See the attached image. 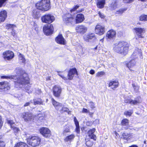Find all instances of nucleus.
Returning <instances> with one entry per match:
<instances>
[{
	"mask_svg": "<svg viewBox=\"0 0 147 147\" xmlns=\"http://www.w3.org/2000/svg\"><path fill=\"white\" fill-rule=\"evenodd\" d=\"M105 4V0H97V5L98 7L100 8H103Z\"/></svg>",
	"mask_w": 147,
	"mask_h": 147,
	"instance_id": "473e14b6",
	"label": "nucleus"
},
{
	"mask_svg": "<svg viewBox=\"0 0 147 147\" xmlns=\"http://www.w3.org/2000/svg\"><path fill=\"white\" fill-rule=\"evenodd\" d=\"M17 75L11 76H3L1 78L3 79H10L15 80V87L16 88H21L26 84L29 83V78L27 74L25 73L21 68H17L15 71Z\"/></svg>",
	"mask_w": 147,
	"mask_h": 147,
	"instance_id": "f257e3e1",
	"label": "nucleus"
},
{
	"mask_svg": "<svg viewBox=\"0 0 147 147\" xmlns=\"http://www.w3.org/2000/svg\"><path fill=\"white\" fill-rule=\"evenodd\" d=\"M139 56L140 58L142 56L141 50L138 49H136L131 55L132 58L135 59Z\"/></svg>",
	"mask_w": 147,
	"mask_h": 147,
	"instance_id": "aec40b11",
	"label": "nucleus"
},
{
	"mask_svg": "<svg viewBox=\"0 0 147 147\" xmlns=\"http://www.w3.org/2000/svg\"><path fill=\"white\" fill-rule=\"evenodd\" d=\"M113 48L115 51L119 53L126 54L127 52L129 44L125 41H119L115 44Z\"/></svg>",
	"mask_w": 147,
	"mask_h": 147,
	"instance_id": "f03ea898",
	"label": "nucleus"
},
{
	"mask_svg": "<svg viewBox=\"0 0 147 147\" xmlns=\"http://www.w3.org/2000/svg\"><path fill=\"white\" fill-rule=\"evenodd\" d=\"M133 113V112L132 110L130 111H126L124 112V114L126 116H130Z\"/></svg>",
	"mask_w": 147,
	"mask_h": 147,
	"instance_id": "49530a36",
	"label": "nucleus"
},
{
	"mask_svg": "<svg viewBox=\"0 0 147 147\" xmlns=\"http://www.w3.org/2000/svg\"><path fill=\"white\" fill-rule=\"evenodd\" d=\"M6 27L7 29H11L12 30V29H13L16 27V26L15 25L9 24H7Z\"/></svg>",
	"mask_w": 147,
	"mask_h": 147,
	"instance_id": "a19ab883",
	"label": "nucleus"
},
{
	"mask_svg": "<svg viewBox=\"0 0 147 147\" xmlns=\"http://www.w3.org/2000/svg\"><path fill=\"white\" fill-rule=\"evenodd\" d=\"M7 0H0V7H1L3 4Z\"/></svg>",
	"mask_w": 147,
	"mask_h": 147,
	"instance_id": "5fc2aeb1",
	"label": "nucleus"
},
{
	"mask_svg": "<svg viewBox=\"0 0 147 147\" xmlns=\"http://www.w3.org/2000/svg\"><path fill=\"white\" fill-rule=\"evenodd\" d=\"M89 111L86 109L83 108L82 109V112L83 113H89Z\"/></svg>",
	"mask_w": 147,
	"mask_h": 147,
	"instance_id": "6e6d98bb",
	"label": "nucleus"
},
{
	"mask_svg": "<svg viewBox=\"0 0 147 147\" xmlns=\"http://www.w3.org/2000/svg\"><path fill=\"white\" fill-rule=\"evenodd\" d=\"M116 33L115 31L113 30H110L107 32L106 38L110 40L113 39L116 36Z\"/></svg>",
	"mask_w": 147,
	"mask_h": 147,
	"instance_id": "412c9836",
	"label": "nucleus"
},
{
	"mask_svg": "<svg viewBox=\"0 0 147 147\" xmlns=\"http://www.w3.org/2000/svg\"><path fill=\"white\" fill-rule=\"evenodd\" d=\"M27 143L33 147L39 146L40 143L41 139L38 136H30L26 139Z\"/></svg>",
	"mask_w": 147,
	"mask_h": 147,
	"instance_id": "20e7f679",
	"label": "nucleus"
},
{
	"mask_svg": "<svg viewBox=\"0 0 147 147\" xmlns=\"http://www.w3.org/2000/svg\"><path fill=\"white\" fill-rule=\"evenodd\" d=\"M59 110L60 113H63L64 112H67L69 109L67 107H63L61 109H60Z\"/></svg>",
	"mask_w": 147,
	"mask_h": 147,
	"instance_id": "a18cd8bd",
	"label": "nucleus"
},
{
	"mask_svg": "<svg viewBox=\"0 0 147 147\" xmlns=\"http://www.w3.org/2000/svg\"><path fill=\"white\" fill-rule=\"evenodd\" d=\"M3 56L5 60H10L14 57V54L13 52L10 51H6L3 53Z\"/></svg>",
	"mask_w": 147,
	"mask_h": 147,
	"instance_id": "f8f14e48",
	"label": "nucleus"
},
{
	"mask_svg": "<svg viewBox=\"0 0 147 147\" xmlns=\"http://www.w3.org/2000/svg\"><path fill=\"white\" fill-rule=\"evenodd\" d=\"M40 133L46 138H49L51 136V134L50 130L48 128L42 127L39 130Z\"/></svg>",
	"mask_w": 147,
	"mask_h": 147,
	"instance_id": "9b49d317",
	"label": "nucleus"
},
{
	"mask_svg": "<svg viewBox=\"0 0 147 147\" xmlns=\"http://www.w3.org/2000/svg\"><path fill=\"white\" fill-rule=\"evenodd\" d=\"M19 59L20 62L25 63L26 59L24 57V56L22 54L20 53L19 55Z\"/></svg>",
	"mask_w": 147,
	"mask_h": 147,
	"instance_id": "e433bc0d",
	"label": "nucleus"
},
{
	"mask_svg": "<svg viewBox=\"0 0 147 147\" xmlns=\"http://www.w3.org/2000/svg\"><path fill=\"white\" fill-rule=\"evenodd\" d=\"M98 14L99 16L101 18H105V16L102 13L100 12H99Z\"/></svg>",
	"mask_w": 147,
	"mask_h": 147,
	"instance_id": "4d7b16f0",
	"label": "nucleus"
},
{
	"mask_svg": "<svg viewBox=\"0 0 147 147\" xmlns=\"http://www.w3.org/2000/svg\"><path fill=\"white\" fill-rule=\"evenodd\" d=\"M30 86L29 85H27L25 87V90H28L30 88Z\"/></svg>",
	"mask_w": 147,
	"mask_h": 147,
	"instance_id": "052dcab7",
	"label": "nucleus"
},
{
	"mask_svg": "<svg viewBox=\"0 0 147 147\" xmlns=\"http://www.w3.org/2000/svg\"><path fill=\"white\" fill-rule=\"evenodd\" d=\"M132 86L133 87L134 90L135 92H137L139 88V87L138 86L136 85L135 84L133 83L132 84Z\"/></svg>",
	"mask_w": 147,
	"mask_h": 147,
	"instance_id": "37998d69",
	"label": "nucleus"
},
{
	"mask_svg": "<svg viewBox=\"0 0 147 147\" xmlns=\"http://www.w3.org/2000/svg\"><path fill=\"white\" fill-rule=\"evenodd\" d=\"M30 103V102H27L24 105V107H26L29 105Z\"/></svg>",
	"mask_w": 147,
	"mask_h": 147,
	"instance_id": "e2e57ef3",
	"label": "nucleus"
},
{
	"mask_svg": "<svg viewBox=\"0 0 147 147\" xmlns=\"http://www.w3.org/2000/svg\"><path fill=\"white\" fill-rule=\"evenodd\" d=\"M121 138L127 141L134 140L136 138L135 134L133 133L124 132L122 134Z\"/></svg>",
	"mask_w": 147,
	"mask_h": 147,
	"instance_id": "6e6552de",
	"label": "nucleus"
},
{
	"mask_svg": "<svg viewBox=\"0 0 147 147\" xmlns=\"http://www.w3.org/2000/svg\"><path fill=\"white\" fill-rule=\"evenodd\" d=\"M10 89L9 84L7 82H0V92L6 93Z\"/></svg>",
	"mask_w": 147,
	"mask_h": 147,
	"instance_id": "1a4fd4ad",
	"label": "nucleus"
},
{
	"mask_svg": "<svg viewBox=\"0 0 147 147\" xmlns=\"http://www.w3.org/2000/svg\"><path fill=\"white\" fill-rule=\"evenodd\" d=\"M34 118L38 121H42L43 119V117L41 114H39L35 116V117H34Z\"/></svg>",
	"mask_w": 147,
	"mask_h": 147,
	"instance_id": "4c0bfd02",
	"label": "nucleus"
},
{
	"mask_svg": "<svg viewBox=\"0 0 147 147\" xmlns=\"http://www.w3.org/2000/svg\"><path fill=\"white\" fill-rule=\"evenodd\" d=\"M118 1L116 0L112 1L111 3L110 4V7L111 9H116L118 5Z\"/></svg>",
	"mask_w": 147,
	"mask_h": 147,
	"instance_id": "c85d7f7f",
	"label": "nucleus"
},
{
	"mask_svg": "<svg viewBox=\"0 0 147 147\" xmlns=\"http://www.w3.org/2000/svg\"><path fill=\"white\" fill-rule=\"evenodd\" d=\"M134 30L136 34L135 38L136 40H139L140 38H143L144 37V34L145 32L144 28H134Z\"/></svg>",
	"mask_w": 147,
	"mask_h": 147,
	"instance_id": "423d86ee",
	"label": "nucleus"
},
{
	"mask_svg": "<svg viewBox=\"0 0 147 147\" xmlns=\"http://www.w3.org/2000/svg\"><path fill=\"white\" fill-rule=\"evenodd\" d=\"M125 10H126V9H119V10L116 11V14H121Z\"/></svg>",
	"mask_w": 147,
	"mask_h": 147,
	"instance_id": "603ef678",
	"label": "nucleus"
},
{
	"mask_svg": "<svg viewBox=\"0 0 147 147\" xmlns=\"http://www.w3.org/2000/svg\"><path fill=\"white\" fill-rule=\"evenodd\" d=\"M79 7V6L78 5H75L72 9L71 10V13H72L73 12H75L76 10Z\"/></svg>",
	"mask_w": 147,
	"mask_h": 147,
	"instance_id": "3c124183",
	"label": "nucleus"
},
{
	"mask_svg": "<svg viewBox=\"0 0 147 147\" xmlns=\"http://www.w3.org/2000/svg\"><path fill=\"white\" fill-rule=\"evenodd\" d=\"M95 131V129L93 128L91 129L88 132V134L89 136L91 139H93L94 140H95L96 138L95 135L94 134V133Z\"/></svg>",
	"mask_w": 147,
	"mask_h": 147,
	"instance_id": "cd10ccee",
	"label": "nucleus"
},
{
	"mask_svg": "<svg viewBox=\"0 0 147 147\" xmlns=\"http://www.w3.org/2000/svg\"><path fill=\"white\" fill-rule=\"evenodd\" d=\"M129 122V120L127 119H125L122 120L121 122V125L123 126L127 125V126L124 127L125 129H132V128H130V126L128 125Z\"/></svg>",
	"mask_w": 147,
	"mask_h": 147,
	"instance_id": "a878e982",
	"label": "nucleus"
},
{
	"mask_svg": "<svg viewBox=\"0 0 147 147\" xmlns=\"http://www.w3.org/2000/svg\"><path fill=\"white\" fill-rule=\"evenodd\" d=\"M74 121L76 126V131L79 134L80 132V128L79 125V123L76 118V117H74Z\"/></svg>",
	"mask_w": 147,
	"mask_h": 147,
	"instance_id": "72a5a7b5",
	"label": "nucleus"
},
{
	"mask_svg": "<svg viewBox=\"0 0 147 147\" xmlns=\"http://www.w3.org/2000/svg\"><path fill=\"white\" fill-rule=\"evenodd\" d=\"M89 105L90 108L92 109H94L95 107V104L94 102L92 101H90L89 102Z\"/></svg>",
	"mask_w": 147,
	"mask_h": 147,
	"instance_id": "09e8293b",
	"label": "nucleus"
},
{
	"mask_svg": "<svg viewBox=\"0 0 147 147\" xmlns=\"http://www.w3.org/2000/svg\"><path fill=\"white\" fill-rule=\"evenodd\" d=\"M55 40L58 44L64 45L66 44L65 40L61 34L59 35L56 38Z\"/></svg>",
	"mask_w": 147,
	"mask_h": 147,
	"instance_id": "4be33fe9",
	"label": "nucleus"
},
{
	"mask_svg": "<svg viewBox=\"0 0 147 147\" xmlns=\"http://www.w3.org/2000/svg\"><path fill=\"white\" fill-rule=\"evenodd\" d=\"M1 117L0 115V128L1 126V122H2V120H1Z\"/></svg>",
	"mask_w": 147,
	"mask_h": 147,
	"instance_id": "69168bd1",
	"label": "nucleus"
},
{
	"mask_svg": "<svg viewBox=\"0 0 147 147\" xmlns=\"http://www.w3.org/2000/svg\"><path fill=\"white\" fill-rule=\"evenodd\" d=\"M95 73L93 69H91L90 71V73L92 75L94 74Z\"/></svg>",
	"mask_w": 147,
	"mask_h": 147,
	"instance_id": "680f3d73",
	"label": "nucleus"
},
{
	"mask_svg": "<svg viewBox=\"0 0 147 147\" xmlns=\"http://www.w3.org/2000/svg\"><path fill=\"white\" fill-rule=\"evenodd\" d=\"M0 147H5V143L1 141H0Z\"/></svg>",
	"mask_w": 147,
	"mask_h": 147,
	"instance_id": "864d4df0",
	"label": "nucleus"
},
{
	"mask_svg": "<svg viewBox=\"0 0 147 147\" xmlns=\"http://www.w3.org/2000/svg\"><path fill=\"white\" fill-rule=\"evenodd\" d=\"M51 100L52 104L55 109L57 110H59L62 106V104L57 102L53 98L51 99Z\"/></svg>",
	"mask_w": 147,
	"mask_h": 147,
	"instance_id": "393cba45",
	"label": "nucleus"
},
{
	"mask_svg": "<svg viewBox=\"0 0 147 147\" xmlns=\"http://www.w3.org/2000/svg\"><path fill=\"white\" fill-rule=\"evenodd\" d=\"M7 17V12L5 10L1 11L0 12V23L3 22Z\"/></svg>",
	"mask_w": 147,
	"mask_h": 147,
	"instance_id": "bb28decb",
	"label": "nucleus"
},
{
	"mask_svg": "<svg viewBox=\"0 0 147 147\" xmlns=\"http://www.w3.org/2000/svg\"><path fill=\"white\" fill-rule=\"evenodd\" d=\"M24 120L26 121H31L32 119H34V116L32 114L29 112L24 113L22 114Z\"/></svg>",
	"mask_w": 147,
	"mask_h": 147,
	"instance_id": "a211bd4d",
	"label": "nucleus"
},
{
	"mask_svg": "<svg viewBox=\"0 0 147 147\" xmlns=\"http://www.w3.org/2000/svg\"><path fill=\"white\" fill-rule=\"evenodd\" d=\"M95 32L96 34L100 35L103 34L105 32V28L104 26L100 25H97L95 29Z\"/></svg>",
	"mask_w": 147,
	"mask_h": 147,
	"instance_id": "2eb2a0df",
	"label": "nucleus"
},
{
	"mask_svg": "<svg viewBox=\"0 0 147 147\" xmlns=\"http://www.w3.org/2000/svg\"><path fill=\"white\" fill-rule=\"evenodd\" d=\"M53 90L54 96L57 97H59L60 96L62 91L60 86H55L53 87Z\"/></svg>",
	"mask_w": 147,
	"mask_h": 147,
	"instance_id": "f3484780",
	"label": "nucleus"
},
{
	"mask_svg": "<svg viewBox=\"0 0 147 147\" xmlns=\"http://www.w3.org/2000/svg\"><path fill=\"white\" fill-rule=\"evenodd\" d=\"M124 2L126 3H130L133 2L134 0H123Z\"/></svg>",
	"mask_w": 147,
	"mask_h": 147,
	"instance_id": "13d9d810",
	"label": "nucleus"
},
{
	"mask_svg": "<svg viewBox=\"0 0 147 147\" xmlns=\"http://www.w3.org/2000/svg\"><path fill=\"white\" fill-rule=\"evenodd\" d=\"M36 8L43 11H47L50 7V0H41L36 5Z\"/></svg>",
	"mask_w": 147,
	"mask_h": 147,
	"instance_id": "7ed1b4c3",
	"label": "nucleus"
},
{
	"mask_svg": "<svg viewBox=\"0 0 147 147\" xmlns=\"http://www.w3.org/2000/svg\"><path fill=\"white\" fill-rule=\"evenodd\" d=\"M53 28L52 25H47L44 26L43 31L45 34L49 35L53 33Z\"/></svg>",
	"mask_w": 147,
	"mask_h": 147,
	"instance_id": "ddd939ff",
	"label": "nucleus"
},
{
	"mask_svg": "<svg viewBox=\"0 0 147 147\" xmlns=\"http://www.w3.org/2000/svg\"><path fill=\"white\" fill-rule=\"evenodd\" d=\"M12 130L15 133H19L20 131V129L16 126V125L14 126H12L11 128Z\"/></svg>",
	"mask_w": 147,
	"mask_h": 147,
	"instance_id": "ea45409f",
	"label": "nucleus"
},
{
	"mask_svg": "<svg viewBox=\"0 0 147 147\" xmlns=\"http://www.w3.org/2000/svg\"><path fill=\"white\" fill-rule=\"evenodd\" d=\"M11 34H12L13 36L16 35V32H15V31L13 29H12V32H11Z\"/></svg>",
	"mask_w": 147,
	"mask_h": 147,
	"instance_id": "bf43d9fd",
	"label": "nucleus"
},
{
	"mask_svg": "<svg viewBox=\"0 0 147 147\" xmlns=\"http://www.w3.org/2000/svg\"><path fill=\"white\" fill-rule=\"evenodd\" d=\"M105 73L104 71H99L96 74V76L98 77H101L105 74Z\"/></svg>",
	"mask_w": 147,
	"mask_h": 147,
	"instance_id": "c03bdc74",
	"label": "nucleus"
},
{
	"mask_svg": "<svg viewBox=\"0 0 147 147\" xmlns=\"http://www.w3.org/2000/svg\"><path fill=\"white\" fill-rule=\"evenodd\" d=\"M63 18V20L65 23L72 24L75 22L74 18L72 17L71 14H66Z\"/></svg>",
	"mask_w": 147,
	"mask_h": 147,
	"instance_id": "9d476101",
	"label": "nucleus"
},
{
	"mask_svg": "<svg viewBox=\"0 0 147 147\" xmlns=\"http://www.w3.org/2000/svg\"><path fill=\"white\" fill-rule=\"evenodd\" d=\"M140 20L142 21L147 20V15H143L140 17Z\"/></svg>",
	"mask_w": 147,
	"mask_h": 147,
	"instance_id": "79ce46f5",
	"label": "nucleus"
},
{
	"mask_svg": "<svg viewBox=\"0 0 147 147\" xmlns=\"http://www.w3.org/2000/svg\"><path fill=\"white\" fill-rule=\"evenodd\" d=\"M93 142L90 140L86 141V144L88 146H91L93 145Z\"/></svg>",
	"mask_w": 147,
	"mask_h": 147,
	"instance_id": "de8ad7c7",
	"label": "nucleus"
},
{
	"mask_svg": "<svg viewBox=\"0 0 147 147\" xmlns=\"http://www.w3.org/2000/svg\"><path fill=\"white\" fill-rule=\"evenodd\" d=\"M89 113V115L91 116V117H92V115L93 114V113H91L90 112V111H89V113Z\"/></svg>",
	"mask_w": 147,
	"mask_h": 147,
	"instance_id": "774afa93",
	"label": "nucleus"
},
{
	"mask_svg": "<svg viewBox=\"0 0 147 147\" xmlns=\"http://www.w3.org/2000/svg\"><path fill=\"white\" fill-rule=\"evenodd\" d=\"M70 132V127L69 126L66 125L64 126L62 133L64 135H66V134Z\"/></svg>",
	"mask_w": 147,
	"mask_h": 147,
	"instance_id": "2f4dec72",
	"label": "nucleus"
},
{
	"mask_svg": "<svg viewBox=\"0 0 147 147\" xmlns=\"http://www.w3.org/2000/svg\"><path fill=\"white\" fill-rule=\"evenodd\" d=\"M84 40L88 42L90 41L91 40L96 39V37L94 33H90L85 34L83 36Z\"/></svg>",
	"mask_w": 147,
	"mask_h": 147,
	"instance_id": "4468645a",
	"label": "nucleus"
},
{
	"mask_svg": "<svg viewBox=\"0 0 147 147\" xmlns=\"http://www.w3.org/2000/svg\"><path fill=\"white\" fill-rule=\"evenodd\" d=\"M99 121L98 119H96V120L94 121V123H96L97 124H98L99 123Z\"/></svg>",
	"mask_w": 147,
	"mask_h": 147,
	"instance_id": "0e129e2a",
	"label": "nucleus"
},
{
	"mask_svg": "<svg viewBox=\"0 0 147 147\" xmlns=\"http://www.w3.org/2000/svg\"><path fill=\"white\" fill-rule=\"evenodd\" d=\"M85 19L84 16L82 13H79L76 15V24L82 22Z\"/></svg>",
	"mask_w": 147,
	"mask_h": 147,
	"instance_id": "b1692460",
	"label": "nucleus"
},
{
	"mask_svg": "<svg viewBox=\"0 0 147 147\" xmlns=\"http://www.w3.org/2000/svg\"><path fill=\"white\" fill-rule=\"evenodd\" d=\"M119 84V83L117 80L111 81L109 82L108 86L113 90H115L118 87Z\"/></svg>",
	"mask_w": 147,
	"mask_h": 147,
	"instance_id": "6ab92c4d",
	"label": "nucleus"
},
{
	"mask_svg": "<svg viewBox=\"0 0 147 147\" xmlns=\"http://www.w3.org/2000/svg\"><path fill=\"white\" fill-rule=\"evenodd\" d=\"M14 147H28V145L26 143L20 142L17 143Z\"/></svg>",
	"mask_w": 147,
	"mask_h": 147,
	"instance_id": "58836bf2",
	"label": "nucleus"
},
{
	"mask_svg": "<svg viewBox=\"0 0 147 147\" xmlns=\"http://www.w3.org/2000/svg\"><path fill=\"white\" fill-rule=\"evenodd\" d=\"M7 123H8L11 126V127H12V126H14L15 125L14 123L12 120H8L7 121Z\"/></svg>",
	"mask_w": 147,
	"mask_h": 147,
	"instance_id": "8fccbe9b",
	"label": "nucleus"
},
{
	"mask_svg": "<svg viewBox=\"0 0 147 147\" xmlns=\"http://www.w3.org/2000/svg\"><path fill=\"white\" fill-rule=\"evenodd\" d=\"M124 102L126 103L135 105H137L141 102L140 100L138 98H135L134 100L130 98H125Z\"/></svg>",
	"mask_w": 147,
	"mask_h": 147,
	"instance_id": "dca6fc26",
	"label": "nucleus"
},
{
	"mask_svg": "<svg viewBox=\"0 0 147 147\" xmlns=\"http://www.w3.org/2000/svg\"><path fill=\"white\" fill-rule=\"evenodd\" d=\"M55 20V18L54 16L50 14H46L41 18L42 22L48 24L51 23Z\"/></svg>",
	"mask_w": 147,
	"mask_h": 147,
	"instance_id": "0eeeda50",
	"label": "nucleus"
},
{
	"mask_svg": "<svg viewBox=\"0 0 147 147\" xmlns=\"http://www.w3.org/2000/svg\"><path fill=\"white\" fill-rule=\"evenodd\" d=\"M135 65V62L134 59L131 60L127 64V67L130 69V68L133 67Z\"/></svg>",
	"mask_w": 147,
	"mask_h": 147,
	"instance_id": "f704fd0d",
	"label": "nucleus"
},
{
	"mask_svg": "<svg viewBox=\"0 0 147 147\" xmlns=\"http://www.w3.org/2000/svg\"><path fill=\"white\" fill-rule=\"evenodd\" d=\"M76 30L78 32L84 34L86 32L87 28L84 26H78L76 28Z\"/></svg>",
	"mask_w": 147,
	"mask_h": 147,
	"instance_id": "5701e85b",
	"label": "nucleus"
},
{
	"mask_svg": "<svg viewBox=\"0 0 147 147\" xmlns=\"http://www.w3.org/2000/svg\"><path fill=\"white\" fill-rule=\"evenodd\" d=\"M58 75L64 80H71L75 74L77 75V71L75 68H73L69 71L68 74V77H65L62 72L57 71Z\"/></svg>",
	"mask_w": 147,
	"mask_h": 147,
	"instance_id": "39448f33",
	"label": "nucleus"
},
{
	"mask_svg": "<svg viewBox=\"0 0 147 147\" xmlns=\"http://www.w3.org/2000/svg\"><path fill=\"white\" fill-rule=\"evenodd\" d=\"M38 9H37L33 11L32 16L33 18L35 19H38L40 16V11Z\"/></svg>",
	"mask_w": 147,
	"mask_h": 147,
	"instance_id": "7c9ffc66",
	"label": "nucleus"
},
{
	"mask_svg": "<svg viewBox=\"0 0 147 147\" xmlns=\"http://www.w3.org/2000/svg\"><path fill=\"white\" fill-rule=\"evenodd\" d=\"M34 104V105H43V101L41 99H34L33 100Z\"/></svg>",
	"mask_w": 147,
	"mask_h": 147,
	"instance_id": "c9c22d12",
	"label": "nucleus"
},
{
	"mask_svg": "<svg viewBox=\"0 0 147 147\" xmlns=\"http://www.w3.org/2000/svg\"><path fill=\"white\" fill-rule=\"evenodd\" d=\"M75 135L72 134L67 136L64 139L65 142H70L72 141L75 137Z\"/></svg>",
	"mask_w": 147,
	"mask_h": 147,
	"instance_id": "c756f323",
	"label": "nucleus"
},
{
	"mask_svg": "<svg viewBox=\"0 0 147 147\" xmlns=\"http://www.w3.org/2000/svg\"><path fill=\"white\" fill-rule=\"evenodd\" d=\"M97 49V46H96V47H94V48H92V49L93 50H96Z\"/></svg>",
	"mask_w": 147,
	"mask_h": 147,
	"instance_id": "338daca9",
	"label": "nucleus"
}]
</instances>
